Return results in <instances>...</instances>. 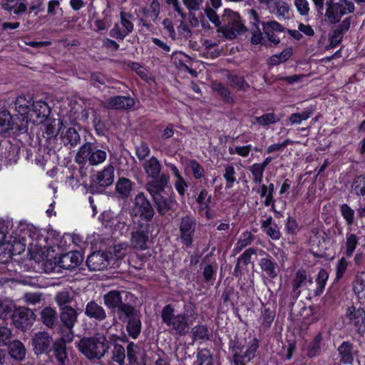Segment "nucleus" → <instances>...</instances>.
<instances>
[{"mask_svg": "<svg viewBox=\"0 0 365 365\" xmlns=\"http://www.w3.org/2000/svg\"><path fill=\"white\" fill-rule=\"evenodd\" d=\"M143 166L148 177L152 178L146 184V187L155 202V205H169L168 195H163L170 182L169 174L166 173L160 174L162 165L155 156L146 160Z\"/></svg>", "mask_w": 365, "mask_h": 365, "instance_id": "nucleus-1", "label": "nucleus"}, {"mask_svg": "<svg viewBox=\"0 0 365 365\" xmlns=\"http://www.w3.org/2000/svg\"><path fill=\"white\" fill-rule=\"evenodd\" d=\"M11 230L9 240L12 242V246L16 247V252L22 253L27 245H35L39 248H46L49 245V232L45 230L42 232L31 224L20 222L16 227H11Z\"/></svg>", "mask_w": 365, "mask_h": 365, "instance_id": "nucleus-2", "label": "nucleus"}, {"mask_svg": "<svg viewBox=\"0 0 365 365\" xmlns=\"http://www.w3.org/2000/svg\"><path fill=\"white\" fill-rule=\"evenodd\" d=\"M24 96H19L14 101V107L16 113L24 119H26L27 130L29 123L40 124L44 122L51 113V108L46 101H31Z\"/></svg>", "mask_w": 365, "mask_h": 365, "instance_id": "nucleus-3", "label": "nucleus"}, {"mask_svg": "<svg viewBox=\"0 0 365 365\" xmlns=\"http://www.w3.org/2000/svg\"><path fill=\"white\" fill-rule=\"evenodd\" d=\"M228 346L232 355V365H247L256 358L259 341L254 337L248 342H243L236 336L230 340Z\"/></svg>", "mask_w": 365, "mask_h": 365, "instance_id": "nucleus-4", "label": "nucleus"}, {"mask_svg": "<svg viewBox=\"0 0 365 365\" xmlns=\"http://www.w3.org/2000/svg\"><path fill=\"white\" fill-rule=\"evenodd\" d=\"M113 314L115 319L125 325L129 336L133 339L139 336L142 329L141 314L135 306L125 302Z\"/></svg>", "mask_w": 365, "mask_h": 365, "instance_id": "nucleus-5", "label": "nucleus"}, {"mask_svg": "<svg viewBox=\"0 0 365 365\" xmlns=\"http://www.w3.org/2000/svg\"><path fill=\"white\" fill-rule=\"evenodd\" d=\"M76 346L88 359L96 361L108 353L109 341L104 334L98 333L91 337L82 338Z\"/></svg>", "mask_w": 365, "mask_h": 365, "instance_id": "nucleus-6", "label": "nucleus"}, {"mask_svg": "<svg viewBox=\"0 0 365 365\" xmlns=\"http://www.w3.org/2000/svg\"><path fill=\"white\" fill-rule=\"evenodd\" d=\"M162 322L180 336H185L189 330V316L187 313L175 314L173 304H166L161 311Z\"/></svg>", "mask_w": 365, "mask_h": 365, "instance_id": "nucleus-7", "label": "nucleus"}, {"mask_svg": "<svg viewBox=\"0 0 365 365\" xmlns=\"http://www.w3.org/2000/svg\"><path fill=\"white\" fill-rule=\"evenodd\" d=\"M0 133L1 135L12 133L15 138L21 134L27 135L26 119L17 113L13 116L7 110L0 111Z\"/></svg>", "mask_w": 365, "mask_h": 365, "instance_id": "nucleus-8", "label": "nucleus"}, {"mask_svg": "<svg viewBox=\"0 0 365 365\" xmlns=\"http://www.w3.org/2000/svg\"><path fill=\"white\" fill-rule=\"evenodd\" d=\"M107 157L106 152L98 148V146L92 143H86L79 148L76 155V162L80 165L89 163L91 165L103 163Z\"/></svg>", "mask_w": 365, "mask_h": 365, "instance_id": "nucleus-9", "label": "nucleus"}, {"mask_svg": "<svg viewBox=\"0 0 365 365\" xmlns=\"http://www.w3.org/2000/svg\"><path fill=\"white\" fill-rule=\"evenodd\" d=\"M326 11L324 16L329 24H336L341 21L344 15L351 14L354 11V4L348 0H327Z\"/></svg>", "mask_w": 365, "mask_h": 365, "instance_id": "nucleus-10", "label": "nucleus"}, {"mask_svg": "<svg viewBox=\"0 0 365 365\" xmlns=\"http://www.w3.org/2000/svg\"><path fill=\"white\" fill-rule=\"evenodd\" d=\"M115 168L109 164L101 170L98 171L90 177L89 190L91 193L102 194L106 189L114 182Z\"/></svg>", "mask_w": 365, "mask_h": 365, "instance_id": "nucleus-11", "label": "nucleus"}, {"mask_svg": "<svg viewBox=\"0 0 365 365\" xmlns=\"http://www.w3.org/2000/svg\"><path fill=\"white\" fill-rule=\"evenodd\" d=\"M222 21L227 24H232V28L223 27L222 32L227 38L232 39L237 34H242L248 31L247 28L242 22L240 16L230 9H225L222 15Z\"/></svg>", "mask_w": 365, "mask_h": 365, "instance_id": "nucleus-12", "label": "nucleus"}, {"mask_svg": "<svg viewBox=\"0 0 365 365\" xmlns=\"http://www.w3.org/2000/svg\"><path fill=\"white\" fill-rule=\"evenodd\" d=\"M63 125V121L60 119L49 120L45 125L43 130V139H40V144L48 151L56 148V145L58 140V135H60L58 128Z\"/></svg>", "mask_w": 365, "mask_h": 365, "instance_id": "nucleus-13", "label": "nucleus"}, {"mask_svg": "<svg viewBox=\"0 0 365 365\" xmlns=\"http://www.w3.org/2000/svg\"><path fill=\"white\" fill-rule=\"evenodd\" d=\"M133 222L135 227L131 234V245L134 249L145 250L150 234V225L149 222H136L135 220Z\"/></svg>", "mask_w": 365, "mask_h": 365, "instance_id": "nucleus-14", "label": "nucleus"}, {"mask_svg": "<svg viewBox=\"0 0 365 365\" xmlns=\"http://www.w3.org/2000/svg\"><path fill=\"white\" fill-rule=\"evenodd\" d=\"M34 319L35 314L33 311L25 307L15 308L11 319L15 327L21 331L29 329Z\"/></svg>", "mask_w": 365, "mask_h": 365, "instance_id": "nucleus-15", "label": "nucleus"}, {"mask_svg": "<svg viewBox=\"0 0 365 365\" xmlns=\"http://www.w3.org/2000/svg\"><path fill=\"white\" fill-rule=\"evenodd\" d=\"M196 225V220L192 217L186 215L181 219L180 224V242L187 248L192 245Z\"/></svg>", "mask_w": 365, "mask_h": 365, "instance_id": "nucleus-16", "label": "nucleus"}, {"mask_svg": "<svg viewBox=\"0 0 365 365\" xmlns=\"http://www.w3.org/2000/svg\"><path fill=\"white\" fill-rule=\"evenodd\" d=\"M53 342V339L48 333L46 331L36 333L31 341L34 352L36 355L45 354L50 356Z\"/></svg>", "mask_w": 365, "mask_h": 365, "instance_id": "nucleus-17", "label": "nucleus"}, {"mask_svg": "<svg viewBox=\"0 0 365 365\" xmlns=\"http://www.w3.org/2000/svg\"><path fill=\"white\" fill-rule=\"evenodd\" d=\"M258 264L261 271L269 278L275 279L279 273L278 264L274 258L263 250H259Z\"/></svg>", "mask_w": 365, "mask_h": 365, "instance_id": "nucleus-18", "label": "nucleus"}, {"mask_svg": "<svg viewBox=\"0 0 365 365\" xmlns=\"http://www.w3.org/2000/svg\"><path fill=\"white\" fill-rule=\"evenodd\" d=\"M110 252L96 251L87 257L86 265L91 271L103 270L110 264Z\"/></svg>", "mask_w": 365, "mask_h": 365, "instance_id": "nucleus-19", "label": "nucleus"}, {"mask_svg": "<svg viewBox=\"0 0 365 365\" xmlns=\"http://www.w3.org/2000/svg\"><path fill=\"white\" fill-rule=\"evenodd\" d=\"M262 29L264 34L266 35L268 41L270 43V46L278 45L281 40L278 36V34L283 33L284 31V26L279 22L273 20L267 22L262 23Z\"/></svg>", "mask_w": 365, "mask_h": 365, "instance_id": "nucleus-20", "label": "nucleus"}, {"mask_svg": "<svg viewBox=\"0 0 365 365\" xmlns=\"http://www.w3.org/2000/svg\"><path fill=\"white\" fill-rule=\"evenodd\" d=\"M351 16L345 18L332 31L329 36V48H334L336 47L341 41L344 34L349 30L351 23Z\"/></svg>", "mask_w": 365, "mask_h": 365, "instance_id": "nucleus-21", "label": "nucleus"}, {"mask_svg": "<svg viewBox=\"0 0 365 365\" xmlns=\"http://www.w3.org/2000/svg\"><path fill=\"white\" fill-rule=\"evenodd\" d=\"M58 132H60L58 139L66 147L72 148L80 143L81 137L75 128L68 127L63 123V125L58 128Z\"/></svg>", "mask_w": 365, "mask_h": 365, "instance_id": "nucleus-22", "label": "nucleus"}, {"mask_svg": "<svg viewBox=\"0 0 365 365\" xmlns=\"http://www.w3.org/2000/svg\"><path fill=\"white\" fill-rule=\"evenodd\" d=\"M0 155H2L9 163H16L19 158L20 146L9 140L1 141Z\"/></svg>", "mask_w": 365, "mask_h": 365, "instance_id": "nucleus-23", "label": "nucleus"}, {"mask_svg": "<svg viewBox=\"0 0 365 365\" xmlns=\"http://www.w3.org/2000/svg\"><path fill=\"white\" fill-rule=\"evenodd\" d=\"M51 356H54L58 365H66V361L68 360V352L66 348V341L63 337L55 340L51 348Z\"/></svg>", "mask_w": 365, "mask_h": 365, "instance_id": "nucleus-24", "label": "nucleus"}, {"mask_svg": "<svg viewBox=\"0 0 365 365\" xmlns=\"http://www.w3.org/2000/svg\"><path fill=\"white\" fill-rule=\"evenodd\" d=\"M120 337L116 334H111L109 336V348L112 346V356L111 359L113 361L118 363L119 365H123L125 359V349L124 346L118 344Z\"/></svg>", "mask_w": 365, "mask_h": 365, "instance_id": "nucleus-25", "label": "nucleus"}, {"mask_svg": "<svg viewBox=\"0 0 365 365\" xmlns=\"http://www.w3.org/2000/svg\"><path fill=\"white\" fill-rule=\"evenodd\" d=\"M103 303L106 308L113 314L121 304L125 302L123 301L122 292L113 289L106 293L103 297Z\"/></svg>", "mask_w": 365, "mask_h": 365, "instance_id": "nucleus-26", "label": "nucleus"}, {"mask_svg": "<svg viewBox=\"0 0 365 365\" xmlns=\"http://www.w3.org/2000/svg\"><path fill=\"white\" fill-rule=\"evenodd\" d=\"M83 262V256L78 251H68L59 259L60 266L66 269H73Z\"/></svg>", "mask_w": 365, "mask_h": 365, "instance_id": "nucleus-27", "label": "nucleus"}, {"mask_svg": "<svg viewBox=\"0 0 365 365\" xmlns=\"http://www.w3.org/2000/svg\"><path fill=\"white\" fill-rule=\"evenodd\" d=\"M108 106L115 110H130L135 105V99L130 96H115L107 101Z\"/></svg>", "mask_w": 365, "mask_h": 365, "instance_id": "nucleus-28", "label": "nucleus"}, {"mask_svg": "<svg viewBox=\"0 0 365 365\" xmlns=\"http://www.w3.org/2000/svg\"><path fill=\"white\" fill-rule=\"evenodd\" d=\"M84 314L95 322H102L107 317L104 308L94 300L89 301L86 304Z\"/></svg>", "mask_w": 365, "mask_h": 365, "instance_id": "nucleus-29", "label": "nucleus"}, {"mask_svg": "<svg viewBox=\"0 0 365 365\" xmlns=\"http://www.w3.org/2000/svg\"><path fill=\"white\" fill-rule=\"evenodd\" d=\"M135 183L125 177H119L115 183V190L117 197L127 200L131 193Z\"/></svg>", "mask_w": 365, "mask_h": 365, "instance_id": "nucleus-30", "label": "nucleus"}, {"mask_svg": "<svg viewBox=\"0 0 365 365\" xmlns=\"http://www.w3.org/2000/svg\"><path fill=\"white\" fill-rule=\"evenodd\" d=\"M9 356L15 361H22L26 358V349L24 344L19 340L10 341L7 345Z\"/></svg>", "mask_w": 365, "mask_h": 365, "instance_id": "nucleus-31", "label": "nucleus"}, {"mask_svg": "<svg viewBox=\"0 0 365 365\" xmlns=\"http://www.w3.org/2000/svg\"><path fill=\"white\" fill-rule=\"evenodd\" d=\"M61 309V322L66 328L69 330L72 329L77 319V312L76 309L68 305L62 307Z\"/></svg>", "mask_w": 365, "mask_h": 365, "instance_id": "nucleus-32", "label": "nucleus"}, {"mask_svg": "<svg viewBox=\"0 0 365 365\" xmlns=\"http://www.w3.org/2000/svg\"><path fill=\"white\" fill-rule=\"evenodd\" d=\"M340 361L345 364H353L354 346L349 341H343L338 348Z\"/></svg>", "mask_w": 365, "mask_h": 365, "instance_id": "nucleus-33", "label": "nucleus"}, {"mask_svg": "<svg viewBox=\"0 0 365 365\" xmlns=\"http://www.w3.org/2000/svg\"><path fill=\"white\" fill-rule=\"evenodd\" d=\"M16 247L12 246V242L9 240L4 244L0 245V264H6L13 258L14 256L20 255L21 252H16Z\"/></svg>", "mask_w": 365, "mask_h": 365, "instance_id": "nucleus-34", "label": "nucleus"}, {"mask_svg": "<svg viewBox=\"0 0 365 365\" xmlns=\"http://www.w3.org/2000/svg\"><path fill=\"white\" fill-rule=\"evenodd\" d=\"M329 276V273L325 269L321 268L319 270L315 279L317 287L314 289V297H320L324 293Z\"/></svg>", "mask_w": 365, "mask_h": 365, "instance_id": "nucleus-35", "label": "nucleus"}, {"mask_svg": "<svg viewBox=\"0 0 365 365\" xmlns=\"http://www.w3.org/2000/svg\"><path fill=\"white\" fill-rule=\"evenodd\" d=\"M212 89L217 93L225 103L230 105L234 103L235 100L230 90L222 83L218 82L214 83L212 85Z\"/></svg>", "mask_w": 365, "mask_h": 365, "instance_id": "nucleus-36", "label": "nucleus"}, {"mask_svg": "<svg viewBox=\"0 0 365 365\" xmlns=\"http://www.w3.org/2000/svg\"><path fill=\"white\" fill-rule=\"evenodd\" d=\"M227 80L230 86L237 91L246 92L250 88V84L246 81L242 76H239L234 73H230L227 76Z\"/></svg>", "mask_w": 365, "mask_h": 365, "instance_id": "nucleus-37", "label": "nucleus"}, {"mask_svg": "<svg viewBox=\"0 0 365 365\" xmlns=\"http://www.w3.org/2000/svg\"><path fill=\"white\" fill-rule=\"evenodd\" d=\"M41 321L46 327L53 328L58 319L56 312L50 307H46L41 312Z\"/></svg>", "mask_w": 365, "mask_h": 365, "instance_id": "nucleus-38", "label": "nucleus"}, {"mask_svg": "<svg viewBox=\"0 0 365 365\" xmlns=\"http://www.w3.org/2000/svg\"><path fill=\"white\" fill-rule=\"evenodd\" d=\"M274 185L271 182L268 185H262L259 195L262 199H264V205H275L276 200L274 199Z\"/></svg>", "mask_w": 365, "mask_h": 365, "instance_id": "nucleus-39", "label": "nucleus"}, {"mask_svg": "<svg viewBox=\"0 0 365 365\" xmlns=\"http://www.w3.org/2000/svg\"><path fill=\"white\" fill-rule=\"evenodd\" d=\"M353 290L359 299H365V272H362L356 275Z\"/></svg>", "mask_w": 365, "mask_h": 365, "instance_id": "nucleus-40", "label": "nucleus"}, {"mask_svg": "<svg viewBox=\"0 0 365 365\" xmlns=\"http://www.w3.org/2000/svg\"><path fill=\"white\" fill-rule=\"evenodd\" d=\"M322 334L318 333L309 344L307 346V355L309 359L314 358L319 355L322 350Z\"/></svg>", "mask_w": 365, "mask_h": 365, "instance_id": "nucleus-41", "label": "nucleus"}, {"mask_svg": "<svg viewBox=\"0 0 365 365\" xmlns=\"http://www.w3.org/2000/svg\"><path fill=\"white\" fill-rule=\"evenodd\" d=\"M307 280V271L302 267L299 268L292 281V292L299 293L300 291H299V289L304 284L306 283Z\"/></svg>", "mask_w": 365, "mask_h": 365, "instance_id": "nucleus-42", "label": "nucleus"}, {"mask_svg": "<svg viewBox=\"0 0 365 365\" xmlns=\"http://www.w3.org/2000/svg\"><path fill=\"white\" fill-rule=\"evenodd\" d=\"M217 267L211 264H206L202 269L203 282L207 286H212L217 277Z\"/></svg>", "mask_w": 365, "mask_h": 365, "instance_id": "nucleus-43", "label": "nucleus"}, {"mask_svg": "<svg viewBox=\"0 0 365 365\" xmlns=\"http://www.w3.org/2000/svg\"><path fill=\"white\" fill-rule=\"evenodd\" d=\"M358 244L359 240L355 234H347L346 237L344 256L347 258L351 257Z\"/></svg>", "mask_w": 365, "mask_h": 365, "instance_id": "nucleus-44", "label": "nucleus"}, {"mask_svg": "<svg viewBox=\"0 0 365 365\" xmlns=\"http://www.w3.org/2000/svg\"><path fill=\"white\" fill-rule=\"evenodd\" d=\"M193 365H213V357L208 349L198 350L197 359Z\"/></svg>", "mask_w": 365, "mask_h": 365, "instance_id": "nucleus-45", "label": "nucleus"}, {"mask_svg": "<svg viewBox=\"0 0 365 365\" xmlns=\"http://www.w3.org/2000/svg\"><path fill=\"white\" fill-rule=\"evenodd\" d=\"M276 311L274 308L264 307L262 310L261 324L264 328L271 327L272 322L275 318Z\"/></svg>", "mask_w": 365, "mask_h": 365, "instance_id": "nucleus-46", "label": "nucleus"}, {"mask_svg": "<svg viewBox=\"0 0 365 365\" xmlns=\"http://www.w3.org/2000/svg\"><path fill=\"white\" fill-rule=\"evenodd\" d=\"M346 259V257L343 256L338 259L335 265V282H339L344 277L348 266L350 264V262Z\"/></svg>", "mask_w": 365, "mask_h": 365, "instance_id": "nucleus-47", "label": "nucleus"}, {"mask_svg": "<svg viewBox=\"0 0 365 365\" xmlns=\"http://www.w3.org/2000/svg\"><path fill=\"white\" fill-rule=\"evenodd\" d=\"M211 335L205 325H197L193 328L192 336L194 340L208 341L210 339Z\"/></svg>", "mask_w": 365, "mask_h": 365, "instance_id": "nucleus-48", "label": "nucleus"}, {"mask_svg": "<svg viewBox=\"0 0 365 365\" xmlns=\"http://www.w3.org/2000/svg\"><path fill=\"white\" fill-rule=\"evenodd\" d=\"M248 170L252 175V180L255 184L260 185L262 182L265 169L259 163H254Z\"/></svg>", "mask_w": 365, "mask_h": 365, "instance_id": "nucleus-49", "label": "nucleus"}, {"mask_svg": "<svg viewBox=\"0 0 365 365\" xmlns=\"http://www.w3.org/2000/svg\"><path fill=\"white\" fill-rule=\"evenodd\" d=\"M235 175V170L234 166L231 164L227 165L225 168V173L223 174V178L226 181V189H230L233 187L234 183L236 182Z\"/></svg>", "mask_w": 365, "mask_h": 365, "instance_id": "nucleus-50", "label": "nucleus"}, {"mask_svg": "<svg viewBox=\"0 0 365 365\" xmlns=\"http://www.w3.org/2000/svg\"><path fill=\"white\" fill-rule=\"evenodd\" d=\"M127 359L130 364L135 365L138 364V354L140 348L133 341H130L127 345Z\"/></svg>", "mask_w": 365, "mask_h": 365, "instance_id": "nucleus-51", "label": "nucleus"}, {"mask_svg": "<svg viewBox=\"0 0 365 365\" xmlns=\"http://www.w3.org/2000/svg\"><path fill=\"white\" fill-rule=\"evenodd\" d=\"M254 237L250 232L246 231L242 233L237 240L235 250L238 252L252 244Z\"/></svg>", "mask_w": 365, "mask_h": 365, "instance_id": "nucleus-52", "label": "nucleus"}, {"mask_svg": "<svg viewBox=\"0 0 365 365\" xmlns=\"http://www.w3.org/2000/svg\"><path fill=\"white\" fill-rule=\"evenodd\" d=\"M14 304L11 302L4 301L0 302V318L3 319H12L14 311Z\"/></svg>", "mask_w": 365, "mask_h": 365, "instance_id": "nucleus-53", "label": "nucleus"}, {"mask_svg": "<svg viewBox=\"0 0 365 365\" xmlns=\"http://www.w3.org/2000/svg\"><path fill=\"white\" fill-rule=\"evenodd\" d=\"M351 187L357 195L365 196V175L356 176L352 182Z\"/></svg>", "mask_w": 365, "mask_h": 365, "instance_id": "nucleus-54", "label": "nucleus"}, {"mask_svg": "<svg viewBox=\"0 0 365 365\" xmlns=\"http://www.w3.org/2000/svg\"><path fill=\"white\" fill-rule=\"evenodd\" d=\"M188 167L195 180H200L204 176L205 170L196 160H190L188 163Z\"/></svg>", "mask_w": 365, "mask_h": 365, "instance_id": "nucleus-55", "label": "nucleus"}, {"mask_svg": "<svg viewBox=\"0 0 365 365\" xmlns=\"http://www.w3.org/2000/svg\"><path fill=\"white\" fill-rule=\"evenodd\" d=\"M259 249L250 247L246 249L243 253L237 258V261L244 266H247L251 262V257L253 255L258 254Z\"/></svg>", "mask_w": 365, "mask_h": 365, "instance_id": "nucleus-56", "label": "nucleus"}, {"mask_svg": "<svg viewBox=\"0 0 365 365\" xmlns=\"http://www.w3.org/2000/svg\"><path fill=\"white\" fill-rule=\"evenodd\" d=\"M250 33L252 36L250 38V43L252 45H262L267 46L266 41L263 37V33L261 31L259 27H255V29H250Z\"/></svg>", "mask_w": 365, "mask_h": 365, "instance_id": "nucleus-57", "label": "nucleus"}, {"mask_svg": "<svg viewBox=\"0 0 365 365\" xmlns=\"http://www.w3.org/2000/svg\"><path fill=\"white\" fill-rule=\"evenodd\" d=\"M133 208H139L140 211V220L138 222L141 221L142 222H148L151 220L154 215L153 207H133Z\"/></svg>", "mask_w": 365, "mask_h": 365, "instance_id": "nucleus-58", "label": "nucleus"}, {"mask_svg": "<svg viewBox=\"0 0 365 365\" xmlns=\"http://www.w3.org/2000/svg\"><path fill=\"white\" fill-rule=\"evenodd\" d=\"M91 84L96 88L105 86L107 82V77L101 72H93L90 77Z\"/></svg>", "mask_w": 365, "mask_h": 365, "instance_id": "nucleus-59", "label": "nucleus"}, {"mask_svg": "<svg viewBox=\"0 0 365 365\" xmlns=\"http://www.w3.org/2000/svg\"><path fill=\"white\" fill-rule=\"evenodd\" d=\"M252 146L250 144L244 146L230 147L228 152L230 155L237 154L242 158H247L252 150Z\"/></svg>", "mask_w": 365, "mask_h": 365, "instance_id": "nucleus-60", "label": "nucleus"}, {"mask_svg": "<svg viewBox=\"0 0 365 365\" xmlns=\"http://www.w3.org/2000/svg\"><path fill=\"white\" fill-rule=\"evenodd\" d=\"M120 22L123 28L125 29L124 31L128 32V35L130 34L133 31V24L130 20L131 18V15L129 13L120 12Z\"/></svg>", "mask_w": 365, "mask_h": 365, "instance_id": "nucleus-61", "label": "nucleus"}, {"mask_svg": "<svg viewBox=\"0 0 365 365\" xmlns=\"http://www.w3.org/2000/svg\"><path fill=\"white\" fill-rule=\"evenodd\" d=\"M150 150L148 144L142 141L138 146L135 147V155L139 160L145 159L150 155Z\"/></svg>", "mask_w": 365, "mask_h": 365, "instance_id": "nucleus-62", "label": "nucleus"}, {"mask_svg": "<svg viewBox=\"0 0 365 365\" xmlns=\"http://www.w3.org/2000/svg\"><path fill=\"white\" fill-rule=\"evenodd\" d=\"M279 118L274 113H267L257 118V122L262 125H267L277 123Z\"/></svg>", "mask_w": 365, "mask_h": 365, "instance_id": "nucleus-63", "label": "nucleus"}, {"mask_svg": "<svg viewBox=\"0 0 365 365\" xmlns=\"http://www.w3.org/2000/svg\"><path fill=\"white\" fill-rule=\"evenodd\" d=\"M285 229L287 234L295 235L299 230V226L295 220V218L289 216L287 219V223L285 225Z\"/></svg>", "mask_w": 365, "mask_h": 365, "instance_id": "nucleus-64", "label": "nucleus"}]
</instances>
